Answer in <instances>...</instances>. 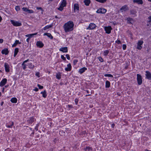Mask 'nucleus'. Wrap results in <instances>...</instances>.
Listing matches in <instances>:
<instances>
[{
    "instance_id": "42",
    "label": "nucleus",
    "mask_w": 151,
    "mask_h": 151,
    "mask_svg": "<svg viewBox=\"0 0 151 151\" xmlns=\"http://www.w3.org/2000/svg\"><path fill=\"white\" fill-rule=\"evenodd\" d=\"M28 9L27 8H26V7H23L22 8L24 12H27V11Z\"/></svg>"
},
{
    "instance_id": "26",
    "label": "nucleus",
    "mask_w": 151,
    "mask_h": 151,
    "mask_svg": "<svg viewBox=\"0 0 151 151\" xmlns=\"http://www.w3.org/2000/svg\"><path fill=\"white\" fill-rule=\"evenodd\" d=\"M84 2L86 5L88 6L90 3L91 1L90 0H85Z\"/></svg>"
},
{
    "instance_id": "56",
    "label": "nucleus",
    "mask_w": 151,
    "mask_h": 151,
    "mask_svg": "<svg viewBox=\"0 0 151 151\" xmlns=\"http://www.w3.org/2000/svg\"><path fill=\"white\" fill-rule=\"evenodd\" d=\"M37 9H40L41 10H42V8L41 7H37Z\"/></svg>"
},
{
    "instance_id": "31",
    "label": "nucleus",
    "mask_w": 151,
    "mask_h": 151,
    "mask_svg": "<svg viewBox=\"0 0 151 151\" xmlns=\"http://www.w3.org/2000/svg\"><path fill=\"white\" fill-rule=\"evenodd\" d=\"M19 52V48H16L15 49L14 51V56L15 57Z\"/></svg>"
},
{
    "instance_id": "29",
    "label": "nucleus",
    "mask_w": 151,
    "mask_h": 151,
    "mask_svg": "<svg viewBox=\"0 0 151 151\" xmlns=\"http://www.w3.org/2000/svg\"><path fill=\"white\" fill-rule=\"evenodd\" d=\"M148 22L149 23V24H147V26H151V16H150L148 17Z\"/></svg>"
},
{
    "instance_id": "37",
    "label": "nucleus",
    "mask_w": 151,
    "mask_h": 151,
    "mask_svg": "<svg viewBox=\"0 0 151 151\" xmlns=\"http://www.w3.org/2000/svg\"><path fill=\"white\" fill-rule=\"evenodd\" d=\"M63 7L60 5L58 9L60 11H62L63 9Z\"/></svg>"
},
{
    "instance_id": "54",
    "label": "nucleus",
    "mask_w": 151,
    "mask_h": 151,
    "mask_svg": "<svg viewBox=\"0 0 151 151\" xmlns=\"http://www.w3.org/2000/svg\"><path fill=\"white\" fill-rule=\"evenodd\" d=\"M30 39V37H28L26 40V41L28 43L29 42V41Z\"/></svg>"
},
{
    "instance_id": "18",
    "label": "nucleus",
    "mask_w": 151,
    "mask_h": 151,
    "mask_svg": "<svg viewBox=\"0 0 151 151\" xmlns=\"http://www.w3.org/2000/svg\"><path fill=\"white\" fill-rule=\"evenodd\" d=\"M14 122H10L8 123V124H6V126L8 128H12V126L14 125Z\"/></svg>"
},
{
    "instance_id": "35",
    "label": "nucleus",
    "mask_w": 151,
    "mask_h": 151,
    "mask_svg": "<svg viewBox=\"0 0 151 151\" xmlns=\"http://www.w3.org/2000/svg\"><path fill=\"white\" fill-rule=\"evenodd\" d=\"M143 43V42L142 40H139L138 41V42L137 43V44H139L140 45H142Z\"/></svg>"
},
{
    "instance_id": "48",
    "label": "nucleus",
    "mask_w": 151,
    "mask_h": 151,
    "mask_svg": "<svg viewBox=\"0 0 151 151\" xmlns=\"http://www.w3.org/2000/svg\"><path fill=\"white\" fill-rule=\"evenodd\" d=\"M66 57L68 60H69L70 59V56L68 54H66Z\"/></svg>"
},
{
    "instance_id": "50",
    "label": "nucleus",
    "mask_w": 151,
    "mask_h": 151,
    "mask_svg": "<svg viewBox=\"0 0 151 151\" xmlns=\"http://www.w3.org/2000/svg\"><path fill=\"white\" fill-rule=\"evenodd\" d=\"M28 61H29V59H27L26 60H25L24 61L23 63L22 64V65H24V63H25L27 62Z\"/></svg>"
},
{
    "instance_id": "43",
    "label": "nucleus",
    "mask_w": 151,
    "mask_h": 151,
    "mask_svg": "<svg viewBox=\"0 0 151 151\" xmlns=\"http://www.w3.org/2000/svg\"><path fill=\"white\" fill-rule=\"evenodd\" d=\"M39 126V124L38 123L37 124L35 128V129L36 130V131H37L38 130V127Z\"/></svg>"
},
{
    "instance_id": "58",
    "label": "nucleus",
    "mask_w": 151,
    "mask_h": 151,
    "mask_svg": "<svg viewBox=\"0 0 151 151\" xmlns=\"http://www.w3.org/2000/svg\"><path fill=\"white\" fill-rule=\"evenodd\" d=\"M3 40L2 39H0V43H1L3 42Z\"/></svg>"
},
{
    "instance_id": "62",
    "label": "nucleus",
    "mask_w": 151,
    "mask_h": 151,
    "mask_svg": "<svg viewBox=\"0 0 151 151\" xmlns=\"http://www.w3.org/2000/svg\"><path fill=\"white\" fill-rule=\"evenodd\" d=\"M2 20V18L0 16V22H1V21Z\"/></svg>"
},
{
    "instance_id": "28",
    "label": "nucleus",
    "mask_w": 151,
    "mask_h": 151,
    "mask_svg": "<svg viewBox=\"0 0 151 151\" xmlns=\"http://www.w3.org/2000/svg\"><path fill=\"white\" fill-rule=\"evenodd\" d=\"M37 34V33H35L34 34H28L27 35H25L26 37H30V38L31 37H32L33 36L35 35H36Z\"/></svg>"
},
{
    "instance_id": "23",
    "label": "nucleus",
    "mask_w": 151,
    "mask_h": 151,
    "mask_svg": "<svg viewBox=\"0 0 151 151\" xmlns=\"http://www.w3.org/2000/svg\"><path fill=\"white\" fill-rule=\"evenodd\" d=\"M84 150L85 151H92V148L90 147H85Z\"/></svg>"
},
{
    "instance_id": "20",
    "label": "nucleus",
    "mask_w": 151,
    "mask_h": 151,
    "mask_svg": "<svg viewBox=\"0 0 151 151\" xmlns=\"http://www.w3.org/2000/svg\"><path fill=\"white\" fill-rule=\"evenodd\" d=\"M87 68L85 67H83L79 69V72L80 74H82L86 70H87Z\"/></svg>"
},
{
    "instance_id": "14",
    "label": "nucleus",
    "mask_w": 151,
    "mask_h": 151,
    "mask_svg": "<svg viewBox=\"0 0 151 151\" xmlns=\"http://www.w3.org/2000/svg\"><path fill=\"white\" fill-rule=\"evenodd\" d=\"M133 2L134 3H137L138 4H143L142 0H133Z\"/></svg>"
},
{
    "instance_id": "3",
    "label": "nucleus",
    "mask_w": 151,
    "mask_h": 151,
    "mask_svg": "<svg viewBox=\"0 0 151 151\" xmlns=\"http://www.w3.org/2000/svg\"><path fill=\"white\" fill-rule=\"evenodd\" d=\"M137 81L139 85H141L142 83V80L141 76L139 74H137Z\"/></svg>"
},
{
    "instance_id": "13",
    "label": "nucleus",
    "mask_w": 151,
    "mask_h": 151,
    "mask_svg": "<svg viewBox=\"0 0 151 151\" xmlns=\"http://www.w3.org/2000/svg\"><path fill=\"white\" fill-rule=\"evenodd\" d=\"M37 47H42L44 46L43 43L41 41H37L36 43Z\"/></svg>"
},
{
    "instance_id": "12",
    "label": "nucleus",
    "mask_w": 151,
    "mask_h": 151,
    "mask_svg": "<svg viewBox=\"0 0 151 151\" xmlns=\"http://www.w3.org/2000/svg\"><path fill=\"white\" fill-rule=\"evenodd\" d=\"M34 121V119L33 117H31L29 119L27 120V122L29 124H32Z\"/></svg>"
},
{
    "instance_id": "17",
    "label": "nucleus",
    "mask_w": 151,
    "mask_h": 151,
    "mask_svg": "<svg viewBox=\"0 0 151 151\" xmlns=\"http://www.w3.org/2000/svg\"><path fill=\"white\" fill-rule=\"evenodd\" d=\"M9 52L8 49H5L1 51V53L2 54H5L6 55H7Z\"/></svg>"
},
{
    "instance_id": "11",
    "label": "nucleus",
    "mask_w": 151,
    "mask_h": 151,
    "mask_svg": "<svg viewBox=\"0 0 151 151\" xmlns=\"http://www.w3.org/2000/svg\"><path fill=\"white\" fill-rule=\"evenodd\" d=\"M59 50L63 52H68V48L67 47H62L60 48Z\"/></svg>"
},
{
    "instance_id": "6",
    "label": "nucleus",
    "mask_w": 151,
    "mask_h": 151,
    "mask_svg": "<svg viewBox=\"0 0 151 151\" xmlns=\"http://www.w3.org/2000/svg\"><path fill=\"white\" fill-rule=\"evenodd\" d=\"M106 12V10L104 8H100L98 9L96 12L98 13L104 14Z\"/></svg>"
},
{
    "instance_id": "64",
    "label": "nucleus",
    "mask_w": 151,
    "mask_h": 151,
    "mask_svg": "<svg viewBox=\"0 0 151 151\" xmlns=\"http://www.w3.org/2000/svg\"><path fill=\"white\" fill-rule=\"evenodd\" d=\"M3 103H4V102H2L1 103V105H2L3 104Z\"/></svg>"
},
{
    "instance_id": "55",
    "label": "nucleus",
    "mask_w": 151,
    "mask_h": 151,
    "mask_svg": "<svg viewBox=\"0 0 151 151\" xmlns=\"http://www.w3.org/2000/svg\"><path fill=\"white\" fill-rule=\"evenodd\" d=\"M34 91H38V89L37 88H35V89H34Z\"/></svg>"
},
{
    "instance_id": "57",
    "label": "nucleus",
    "mask_w": 151,
    "mask_h": 151,
    "mask_svg": "<svg viewBox=\"0 0 151 151\" xmlns=\"http://www.w3.org/2000/svg\"><path fill=\"white\" fill-rule=\"evenodd\" d=\"M39 73L38 72L36 73V76H38V77H40V76H39Z\"/></svg>"
},
{
    "instance_id": "22",
    "label": "nucleus",
    "mask_w": 151,
    "mask_h": 151,
    "mask_svg": "<svg viewBox=\"0 0 151 151\" xmlns=\"http://www.w3.org/2000/svg\"><path fill=\"white\" fill-rule=\"evenodd\" d=\"M44 35H47L48 37L50 38L51 39H52L53 38V37L51 35V34L49 33H45L44 34Z\"/></svg>"
},
{
    "instance_id": "51",
    "label": "nucleus",
    "mask_w": 151,
    "mask_h": 151,
    "mask_svg": "<svg viewBox=\"0 0 151 151\" xmlns=\"http://www.w3.org/2000/svg\"><path fill=\"white\" fill-rule=\"evenodd\" d=\"M78 61V60H73V62L74 64L75 65L76 63Z\"/></svg>"
},
{
    "instance_id": "49",
    "label": "nucleus",
    "mask_w": 151,
    "mask_h": 151,
    "mask_svg": "<svg viewBox=\"0 0 151 151\" xmlns=\"http://www.w3.org/2000/svg\"><path fill=\"white\" fill-rule=\"evenodd\" d=\"M61 58L63 60H66V58H65L63 55H62L61 56Z\"/></svg>"
},
{
    "instance_id": "8",
    "label": "nucleus",
    "mask_w": 151,
    "mask_h": 151,
    "mask_svg": "<svg viewBox=\"0 0 151 151\" xmlns=\"http://www.w3.org/2000/svg\"><path fill=\"white\" fill-rule=\"evenodd\" d=\"M7 80L6 78H4L0 83V86L1 87L4 86L6 83Z\"/></svg>"
},
{
    "instance_id": "19",
    "label": "nucleus",
    "mask_w": 151,
    "mask_h": 151,
    "mask_svg": "<svg viewBox=\"0 0 151 151\" xmlns=\"http://www.w3.org/2000/svg\"><path fill=\"white\" fill-rule=\"evenodd\" d=\"M67 4L66 1V0H63L60 5L61 6L64 7L66 6Z\"/></svg>"
},
{
    "instance_id": "9",
    "label": "nucleus",
    "mask_w": 151,
    "mask_h": 151,
    "mask_svg": "<svg viewBox=\"0 0 151 151\" xmlns=\"http://www.w3.org/2000/svg\"><path fill=\"white\" fill-rule=\"evenodd\" d=\"M146 78L149 80H151V73L148 71H146Z\"/></svg>"
},
{
    "instance_id": "45",
    "label": "nucleus",
    "mask_w": 151,
    "mask_h": 151,
    "mask_svg": "<svg viewBox=\"0 0 151 151\" xmlns=\"http://www.w3.org/2000/svg\"><path fill=\"white\" fill-rule=\"evenodd\" d=\"M115 42L118 44H121V42L119 40H117L115 41Z\"/></svg>"
},
{
    "instance_id": "52",
    "label": "nucleus",
    "mask_w": 151,
    "mask_h": 151,
    "mask_svg": "<svg viewBox=\"0 0 151 151\" xmlns=\"http://www.w3.org/2000/svg\"><path fill=\"white\" fill-rule=\"evenodd\" d=\"M75 104L76 105H77V104H78V99H76L75 100Z\"/></svg>"
},
{
    "instance_id": "33",
    "label": "nucleus",
    "mask_w": 151,
    "mask_h": 151,
    "mask_svg": "<svg viewBox=\"0 0 151 151\" xmlns=\"http://www.w3.org/2000/svg\"><path fill=\"white\" fill-rule=\"evenodd\" d=\"M56 77L58 79H60L61 78V75L60 74H57L56 75Z\"/></svg>"
},
{
    "instance_id": "25",
    "label": "nucleus",
    "mask_w": 151,
    "mask_h": 151,
    "mask_svg": "<svg viewBox=\"0 0 151 151\" xmlns=\"http://www.w3.org/2000/svg\"><path fill=\"white\" fill-rule=\"evenodd\" d=\"M21 43V42H19L18 40H16L15 43L12 45V47H15L17 44H20Z\"/></svg>"
},
{
    "instance_id": "60",
    "label": "nucleus",
    "mask_w": 151,
    "mask_h": 151,
    "mask_svg": "<svg viewBox=\"0 0 151 151\" xmlns=\"http://www.w3.org/2000/svg\"><path fill=\"white\" fill-rule=\"evenodd\" d=\"M115 124H113L111 125V127L112 128H114V127Z\"/></svg>"
},
{
    "instance_id": "59",
    "label": "nucleus",
    "mask_w": 151,
    "mask_h": 151,
    "mask_svg": "<svg viewBox=\"0 0 151 151\" xmlns=\"http://www.w3.org/2000/svg\"><path fill=\"white\" fill-rule=\"evenodd\" d=\"M68 107L69 108H72V106L71 105H68Z\"/></svg>"
},
{
    "instance_id": "4",
    "label": "nucleus",
    "mask_w": 151,
    "mask_h": 151,
    "mask_svg": "<svg viewBox=\"0 0 151 151\" xmlns=\"http://www.w3.org/2000/svg\"><path fill=\"white\" fill-rule=\"evenodd\" d=\"M104 29L106 31V33L108 34H109L110 33L111 30L112 29L111 26H109L105 27Z\"/></svg>"
},
{
    "instance_id": "61",
    "label": "nucleus",
    "mask_w": 151,
    "mask_h": 151,
    "mask_svg": "<svg viewBox=\"0 0 151 151\" xmlns=\"http://www.w3.org/2000/svg\"><path fill=\"white\" fill-rule=\"evenodd\" d=\"M131 20H132V19L131 18H129V19H128V21H130Z\"/></svg>"
},
{
    "instance_id": "36",
    "label": "nucleus",
    "mask_w": 151,
    "mask_h": 151,
    "mask_svg": "<svg viewBox=\"0 0 151 151\" xmlns=\"http://www.w3.org/2000/svg\"><path fill=\"white\" fill-rule=\"evenodd\" d=\"M104 76L105 77H113V76L110 74H105L104 75Z\"/></svg>"
},
{
    "instance_id": "34",
    "label": "nucleus",
    "mask_w": 151,
    "mask_h": 151,
    "mask_svg": "<svg viewBox=\"0 0 151 151\" xmlns=\"http://www.w3.org/2000/svg\"><path fill=\"white\" fill-rule=\"evenodd\" d=\"M96 1H97L99 2L100 3H104V2H105L106 0H95Z\"/></svg>"
},
{
    "instance_id": "30",
    "label": "nucleus",
    "mask_w": 151,
    "mask_h": 151,
    "mask_svg": "<svg viewBox=\"0 0 151 151\" xmlns=\"http://www.w3.org/2000/svg\"><path fill=\"white\" fill-rule=\"evenodd\" d=\"M11 101L13 103H16L17 101V99L16 98H13L11 99Z\"/></svg>"
},
{
    "instance_id": "24",
    "label": "nucleus",
    "mask_w": 151,
    "mask_h": 151,
    "mask_svg": "<svg viewBox=\"0 0 151 151\" xmlns=\"http://www.w3.org/2000/svg\"><path fill=\"white\" fill-rule=\"evenodd\" d=\"M110 82L108 81H106L105 83V87L106 88H108L110 87Z\"/></svg>"
},
{
    "instance_id": "40",
    "label": "nucleus",
    "mask_w": 151,
    "mask_h": 151,
    "mask_svg": "<svg viewBox=\"0 0 151 151\" xmlns=\"http://www.w3.org/2000/svg\"><path fill=\"white\" fill-rule=\"evenodd\" d=\"M15 9L17 11H18L20 10V8L19 6H16L15 7Z\"/></svg>"
},
{
    "instance_id": "5",
    "label": "nucleus",
    "mask_w": 151,
    "mask_h": 151,
    "mask_svg": "<svg viewBox=\"0 0 151 151\" xmlns=\"http://www.w3.org/2000/svg\"><path fill=\"white\" fill-rule=\"evenodd\" d=\"M96 27V26L93 23H90L88 27L87 28V29H93L95 28Z\"/></svg>"
},
{
    "instance_id": "44",
    "label": "nucleus",
    "mask_w": 151,
    "mask_h": 151,
    "mask_svg": "<svg viewBox=\"0 0 151 151\" xmlns=\"http://www.w3.org/2000/svg\"><path fill=\"white\" fill-rule=\"evenodd\" d=\"M37 86L40 89H41L43 88V86H41L39 84L37 85Z\"/></svg>"
},
{
    "instance_id": "32",
    "label": "nucleus",
    "mask_w": 151,
    "mask_h": 151,
    "mask_svg": "<svg viewBox=\"0 0 151 151\" xmlns=\"http://www.w3.org/2000/svg\"><path fill=\"white\" fill-rule=\"evenodd\" d=\"M52 24L47 25V26H45L44 28V30H45L47 29L50 28L52 27Z\"/></svg>"
},
{
    "instance_id": "10",
    "label": "nucleus",
    "mask_w": 151,
    "mask_h": 151,
    "mask_svg": "<svg viewBox=\"0 0 151 151\" xmlns=\"http://www.w3.org/2000/svg\"><path fill=\"white\" fill-rule=\"evenodd\" d=\"M4 67L6 71L7 72H9V66L7 63H5Z\"/></svg>"
},
{
    "instance_id": "7",
    "label": "nucleus",
    "mask_w": 151,
    "mask_h": 151,
    "mask_svg": "<svg viewBox=\"0 0 151 151\" xmlns=\"http://www.w3.org/2000/svg\"><path fill=\"white\" fill-rule=\"evenodd\" d=\"M129 9V7L127 5H125L122 6L120 9V10L122 12H123V11H127Z\"/></svg>"
},
{
    "instance_id": "15",
    "label": "nucleus",
    "mask_w": 151,
    "mask_h": 151,
    "mask_svg": "<svg viewBox=\"0 0 151 151\" xmlns=\"http://www.w3.org/2000/svg\"><path fill=\"white\" fill-rule=\"evenodd\" d=\"M71 66L70 63L68 64L67 65V67L65 68V70L66 71H70L71 70Z\"/></svg>"
},
{
    "instance_id": "1",
    "label": "nucleus",
    "mask_w": 151,
    "mask_h": 151,
    "mask_svg": "<svg viewBox=\"0 0 151 151\" xmlns=\"http://www.w3.org/2000/svg\"><path fill=\"white\" fill-rule=\"evenodd\" d=\"M74 24L73 22L70 21L65 23L64 25L65 31L66 32L72 31L73 29Z\"/></svg>"
},
{
    "instance_id": "41",
    "label": "nucleus",
    "mask_w": 151,
    "mask_h": 151,
    "mask_svg": "<svg viewBox=\"0 0 151 151\" xmlns=\"http://www.w3.org/2000/svg\"><path fill=\"white\" fill-rule=\"evenodd\" d=\"M27 12L29 13H33V11L32 10L28 9Z\"/></svg>"
},
{
    "instance_id": "46",
    "label": "nucleus",
    "mask_w": 151,
    "mask_h": 151,
    "mask_svg": "<svg viewBox=\"0 0 151 151\" xmlns=\"http://www.w3.org/2000/svg\"><path fill=\"white\" fill-rule=\"evenodd\" d=\"M99 60L101 62H103V59L101 57H99Z\"/></svg>"
},
{
    "instance_id": "21",
    "label": "nucleus",
    "mask_w": 151,
    "mask_h": 151,
    "mask_svg": "<svg viewBox=\"0 0 151 151\" xmlns=\"http://www.w3.org/2000/svg\"><path fill=\"white\" fill-rule=\"evenodd\" d=\"M130 14H131L134 15L135 16H136L137 11L135 9H132L130 11Z\"/></svg>"
},
{
    "instance_id": "53",
    "label": "nucleus",
    "mask_w": 151,
    "mask_h": 151,
    "mask_svg": "<svg viewBox=\"0 0 151 151\" xmlns=\"http://www.w3.org/2000/svg\"><path fill=\"white\" fill-rule=\"evenodd\" d=\"M23 66V68L24 69H25L26 68V65L24 64V65H22Z\"/></svg>"
},
{
    "instance_id": "2",
    "label": "nucleus",
    "mask_w": 151,
    "mask_h": 151,
    "mask_svg": "<svg viewBox=\"0 0 151 151\" xmlns=\"http://www.w3.org/2000/svg\"><path fill=\"white\" fill-rule=\"evenodd\" d=\"M11 22L14 26H19L22 25V23L18 21H15L14 20H11Z\"/></svg>"
},
{
    "instance_id": "63",
    "label": "nucleus",
    "mask_w": 151,
    "mask_h": 151,
    "mask_svg": "<svg viewBox=\"0 0 151 151\" xmlns=\"http://www.w3.org/2000/svg\"><path fill=\"white\" fill-rule=\"evenodd\" d=\"M4 88H3V90H2V92H4Z\"/></svg>"
},
{
    "instance_id": "16",
    "label": "nucleus",
    "mask_w": 151,
    "mask_h": 151,
    "mask_svg": "<svg viewBox=\"0 0 151 151\" xmlns=\"http://www.w3.org/2000/svg\"><path fill=\"white\" fill-rule=\"evenodd\" d=\"M73 9L75 11L76 10L77 11H79V7L78 4H74V5Z\"/></svg>"
},
{
    "instance_id": "27",
    "label": "nucleus",
    "mask_w": 151,
    "mask_h": 151,
    "mask_svg": "<svg viewBox=\"0 0 151 151\" xmlns=\"http://www.w3.org/2000/svg\"><path fill=\"white\" fill-rule=\"evenodd\" d=\"M41 93L42 94L43 97L44 98H46L47 96L46 92L45 90H44L43 91L41 92Z\"/></svg>"
},
{
    "instance_id": "39",
    "label": "nucleus",
    "mask_w": 151,
    "mask_h": 151,
    "mask_svg": "<svg viewBox=\"0 0 151 151\" xmlns=\"http://www.w3.org/2000/svg\"><path fill=\"white\" fill-rule=\"evenodd\" d=\"M142 48V46H141V45H140L137 44V49L138 50H141Z\"/></svg>"
},
{
    "instance_id": "47",
    "label": "nucleus",
    "mask_w": 151,
    "mask_h": 151,
    "mask_svg": "<svg viewBox=\"0 0 151 151\" xmlns=\"http://www.w3.org/2000/svg\"><path fill=\"white\" fill-rule=\"evenodd\" d=\"M126 45L123 44V46H122V48H123V50H125L126 49Z\"/></svg>"
},
{
    "instance_id": "38",
    "label": "nucleus",
    "mask_w": 151,
    "mask_h": 151,
    "mask_svg": "<svg viewBox=\"0 0 151 151\" xmlns=\"http://www.w3.org/2000/svg\"><path fill=\"white\" fill-rule=\"evenodd\" d=\"M109 53V51L108 50H106L104 51V55H107Z\"/></svg>"
}]
</instances>
